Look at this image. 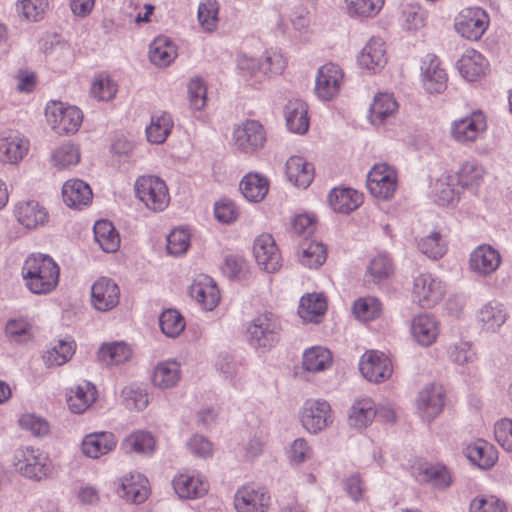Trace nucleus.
Segmentation results:
<instances>
[{
  "mask_svg": "<svg viewBox=\"0 0 512 512\" xmlns=\"http://www.w3.org/2000/svg\"><path fill=\"white\" fill-rule=\"evenodd\" d=\"M60 269L52 257L46 254H31L22 267L27 288L34 294H48L58 285Z\"/></svg>",
  "mask_w": 512,
  "mask_h": 512,
  "instance_id": "f257e3e1",
  "label": "nucleus"
},
{
  "mask_svg": "<svg viewBox=\"0 0 512 512\" xmlns=\"http://www.w3.org/2000/svg\"><path fill=\"white\" fill-rule=\"evenodd\" d=\"M280 332V321L272 313L257 316L247 328L250 345L263 350L271 349L279 341Z\"/></svg>",
  "mask_w": 512,
  "mask_h": 512,
  "instance_id": "f03ea898",
  "label": "nucleus"
},
{
  "mask_svg": "<svg viewBox=\"0 0 512 512\" xmlns=\"http://www.w3.org/2000/svg\"><path fill=\"white\" fill-rule=\"evenodd\" d=\"M136 196L147 208L163 211L169 204V193L165 182L157 176H141L135 183Z\"/></svg>",
  "mask_w": 512,
  "mask_h": 512,
  "instance_id": "7ed1b4c3",
  "label": "nucleus"
},
{
  "mask_svg": "<svg viewBox=\"0 0 512 512\" xmlns=\"http://www.w3.org/2000/svg\"><path fill=\"white\" fill-rule=\"evenodd\" d=\"M46 117L58 134H73L83 121L82 111L76 106L65 107L61 102H52L46 107Z\"/></svg>",
  "mask_w": 512,
  "mask_h": 512,
  "instance_id": "20e7f679",
  "label": "nucleus"
},
{
  "mask_svg": "<svg viewBox=\"0 0 512 512\" xmlns=\"http://www.w3.org/2000/svg\"><path fill=\"white\" fill-rule=\"evenodd\" d=\"M15 460V467L27 478L39 481L50 472L51 463L48 456L32 447L17 450Z\"/></svg>",
  "mask_w": 512,
  "mask_h": 512,
  "instance_id": "39448f33",
  "label": "nucleus"
},
{
  "mask_svg": "<svg viewBox=\"0 0 512 512\" xmlns=\"http://www.w3.org/2000/svg\"><path fill=\"white\" fill-rule=\"evenodd\" d=\"M367 188L376 198H392L397 188L396 171L387 164L374 165L367 176Z\"/></svg>",
  "mask_w": 512,
  "mask_h": 512,
  "instance_id": "423d86ee",
  "label": "nucleus"
},
{
  "mask_svg": "<svg viewBox=\"0 0 512 512\" xmlns=\"http://www.w3.org/2000/svg\"><path fill=\"white\" fill-rule=\"evenodd\" d=\"M489 25V16L485 10L475 7L466 8L456 19L457 32L468 40L476 41L481 38Z\"/></svg>",
  "mask_w": 512,
  "mask_h": 512,
  "instance_id": "0eeeda50",
  "label": "nucleus"
},
{
  "mask_svg": "<svg viewBox=\"0 0 512 512\" xmlns=\"http://www.w3.org/2000/svg\"><path fill=\"white\" fill-rule=\"evenodd\" d=\"M269 505L267 490L254 484L243 485L234 496V506L238 512H266Z\"/></svg>",
  "mask_w": 512,
  "mask_h": 512,
  "instance_id": "6e6552de",
  "label": "nucleus"
},
{
  "mask_svg": "<svg viewBox=\"0 0 512 512\" xmlns=\"http://www.w3.org/2000/svg\"><path fill=\"white\" fill-rule=\"evenodd\" d=\"M253 254L258 266L268 273L278 271L282 258L274 238L270 234H261L254 240Z\"/></svg>",
  "mask_w": 512,
  "mask_h": 512,
  "instance_id": "1a4fd4ad",
  "label": "nucleus"
},
{
  "mask_svg": "<svg viewBox=\"0 0 512 512\" xmlns=\"http://www.w3.org/2000/svg\"><path fill=\"white\" fill-rule=\"evenodd\" d=\"M235 147L244 153H252L263 147L266 135L263 126L256 120H247L233 132Z\"/></svg>",
  "mask_w": 512,
  "mask_h": 512,
  "instance_id": "9d476101",
  "label": "nucleus"
},
{
  "mask_svg": "<svg viewBox=\"0 0 512 512\" xmlns=\"http://www.w3.org/2000/svg\"><path fill=\"white\" fill-rule=\"evenodd\" d=\"M412 295L422 308H430L442 299L444 285L430 274H421L414 280Z\"/></svg>",
  "mask_w": 512,
  "mask_h": 512,
  "instance_id": "9b49d317",
  "label": "nucleus"
},
{
  "mask_svg": "<svg viewBox=\"0 0 512 512\" xmlns=\"http://www.w3.org/2000/svg\"><path fill=\"white\" fill-rule=\"evenodd\" d=\"M332 422L331 407L325 400H308L301 413V423L310 433L316 434Z\"/></svg>",
  "mask_w": 512,
  "mask_h": 512,
  "instance_id": "f8f14e48",
  "label": "nucleus"
},
{
  "mask_svg": "<svg viewBox=\"0 0 512 512\" xmlns=\"http://www.w3.org/2000/svg\"><path fill=\"white\" fill-rule=\"evenodd\" d=\"M361 374L370 382H382L392 374L391 360L382 352L367 351L359 362Z\"/></svg>",
  "mask_w": 512,
  "mask_h": 512,
  "instance_id": "ddd939ff",
  "label": "nucleus"
},
{
  "mask_svg": "<svg viewBox=\"0 0 512 512\" xmlns=\"http://www.w3.org/2000/svg\"><path fill=\"white\" fill-rule=\"evenodd\" d=\"M120 288L108 277H100L91 287V304L101 312L112 310L119 304Z\"/></svg>",
  "mask_w": 512,
  "mask_h": 512,
  "instance_id": "4468645a",
  "label": "nucleus"
},
{
  "mask_svg": "<svg viewBox=\"0 0 512 512\" xmlns=\"http://www.w3.org/2000/svg\"><path fill=\"white\" fill-rule=\"evenodd\" d=\"M342 81V69L336 64H325L318 70L315 92L320 99L329 101L340 92Z\"/></svg>",
  "mask_w": 512,
  "mask_h": 512,
  "instance_id": "2eb2a0df",
  "label": "nucleus"
},
{
  "mask_svg": "<svg viewBox=\"0 0 512 512\" xmlns=\"http://www.w3.org/2000/svg\"><path fill=\"white\" fill-rule=\"evenodd\" d=\"M445 400V390L441 385L430 384L423 388L417 398V408L420 416L431 421L436 418L443 410Z\"/></svg>",
  "mask_w": 512,
  "mask_h": 512,
  "instance_id": "dca6fc26",
  "label": "nucleus"
},
{
  "mask_svg": "<svg viewBox=\"0 0 512 512\" xmlns=\"http://www.w3.org/2000/svg\"><path fill=\"white\" fill-rule=\"evenodd\" d=\"M14 215L20 225L28 230L44 226L49 220V214L38 201H20L15 205Z\"/></svg>",
  "mask_w": 512,
  "mask_h": 512,
  "instance_id": "f3484780",
  "label": "nucleus"
},
{
  "mask_svg": "<svg viewBox=\"0 0 512 512\" xmlns=\"http://www.w3.org/2000/svg\"><path fill=\"white\" fill-rule=\"evenodd\" d=\"M422 81L425 90L431 94L442 93L447 87V74L440 67V60L435 55H427L422 61Z\"/></svg>",
  "mask_w": 512,
  "mask_h": 512,
  "instance_id": "a211bd4d",
  "label": "nucleus"
},
{
  "mask_svg": "<svg viewBox=\"0 0 512 512\" xmlns=\"http://www.w3.org/2000/svg\"><path fill=\"white\" fill-rule=\"evenodd\" d=\"M415 478L438 490H445L452 484V475L448 468L440 463H421L414 470Z\"/></svg>",
  "mask_w": 512,
  "mask_h": 512,
  "instance_id": "6ab92c4d",
  "label": "nucleus"
},
{
  "mask_svg": "<svg viewBox=\"0 0 512 512\" xmlns=\"http://www.w3.org/2000/svg\"><path fill=\"white\" fill-rule=\"evenodd\" d=\"M485 129V116L482 112L477 111L470 116L455 121L452 125L451 134L456 141L465 143L476 140Z\"/></svg>",
  "mask_w": 512,
  "mask_h": 512,
  "instance_id": "aec40b11",
  "label": "nucleus"
},
{
  "mask_svg": "<svg viewBox=\"0 0 512 512\" xmlns=\"http://www.w3.org/2000/svg\"><path fill=\"white\" fill-rule=\"evenodd\" d=\"M457 67L463 78L473 82L485 76L489 68V62L478 51L468 49L458 60Z\"/></svg>",
  "mask_w": 512,
  "mask_h": 512,
  "instance_id": "412c9836",
  "label": "nucleus"
},
{
  "mask_svg": "<svg viewBox=\"0 0 512 512\" xmlns=\"http://www.w3.org/2000/svg\"><path fill=\"white\" fill-rule=\"evenodd\" d=\"M500 263V253L490 245H480L470 255L471 269L481 275L493 273Z\"/></svg>",
  "mask_w": 512,
  "mask_h": 512,
  "instance_id": "4be33fe9",
  "label": "nucleus"
},
{
  "mask_svg": "<svg viewBox=\"0 0 512 512\" xmlns=\"http://www.w3.org/2000/svg\"><path fill=\"white\" fill-rule=\"evenodd\" d=\"M92 196L90 186L80 179L68 180L62 188L63 201L70 208L81 209L82 206H87Z\"/></svg>",
  "mask_w": 512,
  "mask_h": 512,
  "instance_id": "5701e85b",
  "label": "nucleus"
},
{
  "mask_svg": "<svg viewBox=\"0 0 512 512\" xmlns=\"http://www.w3.org/2000/svg\"><path fill=\"white\" fill-rule=\"evenodd\" d=\"M358 63L368 70L383 68L387 63L384 41L379 37H372L358 56Z\"/></svg>",
  "mask_w": 512,
  "mask_h": 512,
  "instance_id": "b1692460",
  "label": "nucleus"
},
{
  "mask_svg": "<svg viewBox=\"0 0 512 512\" xmlns=\"http://www.w3.org/2000/svg\"><path fill=\"white\" fill-rule=\"evenodd\" d=\"M190 295L203 309L213 310L220 301V292L213 279L205 277L190 286Z\"/></svg>",
  "mask_w": 512,
  "mask_h": 512,
  "instance_id": "393cba45",
  "label": "nucleus"
},
{
  "mask_svg": "<svg viewBox=\"0 0 512 512\" xmlns=\"http://www.w3.org/2000/svg\"><path fill=\"white\" fill-rule=\"evenodd\" d=\"M288 129L297 134H304L309 128L308 107L299 99L288 101L284 108Z\"/></svg>",
  "mask_w": 512,
  "mask_h": 512,
  "instance_id": "a878e982",
  "label": "nucleus"
},
{
  "mask_svg": "<svg viewBox=\"0 0 512 512\" xmlns=\"http://www.w3.org/2000/svg\"><path fill=\"white\" fill-rule=\"evenodd\" d=\"M286 175L295 186L305 189L314 179V167L303 157L292 156L286 162Z\"/></svg>",
  "mask_w": 512,
  "mask_h": 512,
  "instance_id": "bb28decb",
  "label": "nucleus"
},
{
  "mask_svg": "<svg viewBox=\"0 0 512 512\" xmlns=\"http://www.w3.org/2000/svg\"><path fill=\"white\" fill-rule=\"evenodd\" d=\"M328 201L334 211L349 214L361 205L362 194L351 188H334Z\"/></svg>",
  "mask_w": 512,
  "mask_h": 512,
  "instance_id": "cd10ccee",
  "label": "nucleus"
},
{
  "mask_svg": "<svg viewBox=\"0 0 512 512\" xmlns=\"http://www.w3.org/2000/svg\"><path fill=\"white\" fill-rule=\"evenodd\" d=\"M116 446L111 432H95L88 434L82 441L83 453L91 458H98L110 452Z\"/></svg>",
  "mask_w": 512,
  "mask_h": 512,
  "instance_id": "c85d7f7f",
  "label": "nucleus"
},
{
  "mask_svg": "<svg viewBox=\"0 0 512 512\" xmlns=\"http://www.w3.org/2000/svg\"><path fill=\"white\" fill-rule=\"evenodd\" d=\"M327 310L326 298L323 294H307L301 297L298 315L304 322L319 323Z\"/></svg>",
  "mask_w": 512,
  "mask_h": 512,
  "instance_id": "c756f323",
  "label": "nucleus"
},
{
  "mask_svg": "<svg viewBox=\"0 0 512 512\" xmlns=\"http://www.w3.org/2000/svg\"><path fill=\"white\" fill-rule=\"evenodd\" d=\"M173 488L182 499H195L205 495L208 491V483L200 477L188 474H180L173 479Z\"/></svg>",
  "mask_w": 512,
  "mask_h": 512,
  "instance_id": "7c9ffc66",
  "label": "nucleus"
},
{
  "mask_svg": "<svg viewBox=\"0 0 512 512\" xmlns=\"http://www.w3.org/2000/svg\"><path fill=\"white\" fill-rule=\"evenodd\" d=\"M507 313L503 305L490 301L483 305L477 313V321L488 332H496L506 321Z\"/></svg>",
  "mask_w": 512,
  "mask_h": 512,
  "instance_id": "2f4dec72",
  "label": "nucleus"
},
{
  "mask_svg": "<svg viewBox=\"0 0 512 512\" xmlns=\"http://www.w3.org/2000/svg\"><path fill=\"white\" fill-rule=\"evenodd\" d=\"M411 332L414 339L422 346H430L438 336V326L435 319L428 314H421L412 320Z\"/></svg>",
  "mask_w": 512,
  "mask_h": 512,
  "instance_id": "473e14b6",
  "label": "nucleus"
},
{
  "mask_svg": "<svg viewBox=\"0 0 512 512\" xmlns=\"http://www.w3.org/2000/svg\"><path fill=\"white\" fill-rule=\"evenodd\" d=\"M398 104L391 94L380 93L374 97L369 118L373 125H382L394 117Z\"/></svg>",
  "mask_w": 512,
  "mask_h": 512,
  "instance_id": "72a5a7b5",
  "label": "nucleus"
},
{
  "mask_svg": "<svg viewBox=\"0 0 512 512\" xmlns=\"http://www.w3.org/2000/svg\"><path fill=\"white\" fill-rule=\"evenodd\" d=\"M243 196L250 202H260L269 190V182L259 173H248L240 182Z\"/></svg>",
  "mask_w": 512,
  "mask_h": 512,
  "instance_id": "f704fd0d",
  "label": "nucleus"
},
{
  "mask_svg": "<svg viewBox=\"0 0 512 512\" xmlns=\"http://www.w3.org/2000/svg\"><path fill=\"white\" fill-rule=\"evenodd\" d=\"M181 377L180 366L175 361L159 363L153 372L152 382L162 390L170 389L178 384Z\"/></svg>",
  "mask_w": 512,
  "mask_h": 512,
  "instance_id": "c9c22d12",
  "label": "nucleus"
},
{
  "mask_svg": "<svg viewBox=\"0 0 512 512\" xmlns=\"http://www.w3.org/2000/svg\"><path fill=\"white\" fill-rule=\"evenodd\" d=\"M93 231L96 242L104 252L111 253L117 251L120 246V237L110 221H96Z\"/></svg>",
  "mask_w": 512,
  "mask_h": 512,
  "instance_id": "e433bc0d",
  "label": "nucleus"
},
{
  "mask_svg": "<svg viewBox=\"0 0 512 512\" xmlns=\"http://www.w3.org/2000/svg\"><path fill=\"white\" fill-rule=\"evenodd\" d=\"M173 119L168 112L154 114L151 117V123L146 128L147 140L153 144H162L173 128Z\"/></svg>",
  "mask_w": 512,
  "mask_h": 512,
  "instance_id": "4c0bfd02",
  "label": "nucleus"
},
{
  "mask_svg": "<svg viewBox=\"0 0 512 512\" xmlns=\"http://www.w3.org/2000/svg\"><path fill=\"white\" fill-rule=\"evenodd\" d=\"M468 459L482 469L491 468L498 459V454L493 445L479 440L467 447Z\"/></svg>",
  "mask_w": 512,
  "mask_h": 512,
  "instance_id": "58836bf2",
  "label": "nucleus"
},
{
  "mask_svg": "<svg viewBox=\"0 0 512 512\" xmlns=\"http://www.w3.org/2000/svg\"><path fill=\"white\" fill-rule=\"evenodd\" d=\"M176 56L175 45L165 36L155 38L150 44L149 58L157 66H168Z\"/></svg>",
  "mask_w": 512,
  "mask_h": 512,
  "instance_id": "ea45409f",
  "label": "nucleus"
},
{
  "mask_svg": "<svg viewBox=\"0 0 512 512\" xmlns=\"http://www.w3.org/2000/svg\"><path fill=\"white\" fill-rule=\"evenodd\" d=\"M377 411L371 399L356 401L349 413V424L357 429L366 428L375 418Z\"/></svg>",
  "mask_w": 512,
  "mask_h": 512,
  "instance_id": "a19ab883",
  "label": "nucleus"
},
{
  "mask_svg": "<svg viewBox=\"0 0 512 512\" xmlns=\"http://www.w3.org/2000/svg\"><path fill=\"white\" fill-rule=\"evenodd\" d=\"M143 481L144 479L140 475L125 477L117 491L119 496L134 504L143 503L148 497V490L142 484Z\"/></svg>",
  "mask_w": 512,
  "mask_h": 512,
  "instance_id": "79ce46f5",
  "label": "nucleus"
},
{
  "mask_svg": "<svg viewBox=\"0 0 512 512\" xmlns=\"http://www.w3.org/2000/svg\"><path fill=\"white\" fill-rule=\"evenodd\" d=\"M96 394L95 387L90 383L71 389L67 398L69 409L73 413H83L96 400Z\"/></svg>",
  "mask_w": 512,
  "mask_h": 512,
  "instance_id": "37998d69",
  "label": "nucleus"
},
{
  "mask_svg": "<svg viewBox=\"0 0 512 512\" xmlns=\"http://www.w3.org/2000/svg\"><path fill=\"white\" fill-rule=\"evenodd\" d=\"M131 349L124 342L103 344L98 351V359L104 365H119L131 357Z\"/></svg>",
  "mask_w": 512,
  "mask_h": 512,
  "instance_id": "c03bdc74",
  "label": "nucleus"
},
{
  "mask_svg": "<svg viewBox=\"0 0 512 512\" xmlns=\"http://www.w3.org/2000/svg\"><path fill=\"white\" fill-rule=\"evenodd\" d=\"M125 453L150 454L155 448L154 437L145 431H137L127 436L121 445Z\"/></svg>",
  "mask_w": 512,
  "mask_h": 512,
  "instance_id": "a18cd8bd",
  "label": "nucleus"
},
{
  "mask_svg": "<svg viewBox=\"0 0 512 512\" xmlns=\"http://www.w3.org/2000/svg\"><path fill=\"white\" fill-rule=\"evenodd\" d=\"M332 362L331 353L328 349L316 346L307 349L303 354L302 365L306 371L320 372L327 369Z\"/></svg>",
  "mask_w": 512,
  "mask_h": 512,
  "instance_id": "49530a36",
  "label": "nucleus"
},
{
  "mask_svg": "<svg viewBox=\"0 0 512 512\" xmlns=\"http://www.w3.org/2000/svg\"><path fill=\"white\" fill-rule=\"evenodd\" d=\"M75 348L74 341L59 340L54 347L44 352L43 361L47 367L62 366L71 359Z\"/></svg>",
  "mask_w": 512,
  "mask_h": 512,
  "instance_id": "de8ad7c7",
  "label": "nucleus"
},
{
  "mask_svg": "<svg viewBox=\"0 0 512 512\" xmlns=\"http://www.w3.org/2000/svg\"><path fill=\"white\" fill-rule=\"evenodd\" d=\"M347 13L352 18H372L382 9L384 0H344Z\"/></svg>",
  "mask_w": 512,
  "mask_h": 512,
  "instance_id": "09e8293b",
  "label": "nucleus"
},
{
  "mask_svg": "<svg viewBox=\"0 0 512 512\" xmlns=\"http://www.w3.org/2000/svg\"><path fill=\"white\" fill-rule=\"evenodd\" d=\"M484 173L485 171L481 165L474 160H468L456 172V180L461 187L472 188L480 184Z\"/></svg>",
  "mask_w": 512,
  "mask_h": 512,
  "instance_id": "8fccbe9b",
  "label": "nucleus"
},
{
  "mask_svg": "<svg viewBox=\"0 0 512 512\" xmlns=\"http://www.w3.org/2000/svg\"><path fill=\"white\" fill-rule=\"evenodd\" d=\"M302 255L300 258L301 263L309 268H318L326 260L327 251L325 246L317 241L304 240L301 244Z\"/></svg>",
  "mask_w": 512,
  "mask_h": 512,
  "instance_id": "3c124183",
  "label": "nucleus"
},
{
  "mask_svg": "<svg viewBox=\"0 0 512 512\" xmlns=\"http://www.w3.org/2000/svg\"><path fill=\"white\" fill-rule=\"evenodd\" d=\"M6 337L15 343H25L32 338V325L27 318H12L5 325Z\"/></svg>",
  "mask_w": 512,
  "mask_h": 512,
  "instance_id": "603ef678",
  "label": "nucleus"
},
{
  "mask_svg": "<svg viewBox=\"0 0 512 512\" xmlns=\"http://www.w3.org/2000/svg\"><path fill=\"white\" fill-rule=\"evenodd\" d=\"M161 331L168 337H177L185 328V320L175 309L163 311L159 317Z\"/></svg>",
  "mask_w": 512,
  "mask_h": 512,
  "instance_id": "864d4df0",
  "label": "nucleus"
},
{
  "mask_svg": "<svg viewBox=\"0 0 512 512\" xmlns=\"http://www.w3.org/2000/svg\"><path fill=\"white\" fill-rule=\"evenodd\" d=\"M394 272L392 259L386 253L375 256L368 266V273L375 283L388 279Z\"/></svg>",
  "mask_w": 512,
  "mask_h": 512,
  "instance_id": "5fc2aeb1",
  "label": "nucleus"
},
{
  "mask_svg": "<svg viewBox=\"0 0 512 512\" xmlns=\"http://www.w3.org/2000/svg\"><path fill=\"white\" fill-rule=\"evenodd\" d=\"M28 151L27 144L19 139H5L0 144V159L2 162L17 163Z\"/></svg>",
  "mask_w": 512,
  "mask_h": 512,
  "instance_id": "6e6d98bb",
  "label": "nucleus"
},
{
  "mask_svg": "<svg viewBox=\"0 0 512 512\" xmlns=\"http://www.w3.org/2000/svg\"><path fill=\"white\" fill-rule=\"evenodd\" d=\"M52 161L59 169H66L75 166L80 161L79 148L72 143L62 144L52 154Z\"/></svg>",
  "mask_w": 512,
  "mask_h": 512,
  "instance_id": "4d7b16f0",
  "label": "nucleus"
},
{
  "mask_svg": "<svg viewBox=\"0 0 512 512\" xmlns=\"http://www.w3.org/2000/svg\"><path fill=\"white\" fill-rule=\"evenodd\" d=\"M418 249L427 257L437 260L446 253V245L442 241L439 232H432L430 235L421 238L418 242Z\"/></svg>",
  "mask_w": 512,
  "mask_h": 512,
  "instance_id": "13d9d810",
  "label": "nucleus"
},
{
  "mask_svg": "<svg viewBox=\"0 0 512 512\" xmlns=\"http://www.w3.org/2000/svg\"><path fill=\"white\" fill-rule=\"evenodd\" d=\"M435 202L446 206L458 199L459 191L454 187V178L448 176L445 180H437L434 188Z\"/></svg>",
  "mask_w": 512,
  "mask_h": 512,
  "instance_id": "bf43d9fd",
  "label": "nucleus"
},
{
  "mask_svg": "<svg viewBox=\"0 0 512 512\" xmlns=\"http://www.w3.org/2000/svg\"><path fill=\"white\" fill-rule=\"evenodd\" d=\"M450 360L457 365L472 364L477 359L472 344L467 341L457 342L449 347L448 350Z\"/></svg>",
  "mask_w": 512,
  "mask_h": 512,
  "instance_id": "052dcab7",
  "label": "nucleus"
},
{
  "mask_svg": "<svg viewBox=\"0 0 512 512\" xmlns=\"http://www.w3.org/2000/svg\"><path fill=\"white\" fill-rule=\"evenodd\" d=\"M355 316L361 320L368 321L379 316L381 304L374 297L360 298L353 305Z\"/></svg>",
  "mask_w": 512,
  "mask_h": 512,
  "instance_id": "680f3d73",
  "label": "nucleus"
},
{
  "mask_svg": "<svg viewBox=\"0 0 512 512\" xmlns=\"http://www.w3.org/2000/svg\"><path fill=\"white\" fill-rule=\"evenodd\" d=\"M218 15V3L216 0H204L198 8V20L206 31H213L216 28Z\"/></svg>",
  "mask_w": 512,
  "mask_h": 512,
  "instance_id": "e2e57ef3",
  "label": "nucleus"
},
{
  "mask_svg": "<svg viewBox=\"0 0 512 512\" xmlns=\"http://www.w3.org/2000/svg\"><path fill=\"white\" fill-rule=\"evenodd\" d=\"M48 7L47 0H18L17 10L27 20L39 21Z\"/></svg>",
  "mask_w": 512,
  "mask_h": 512,
  "instance_id": "0e129e2a",
  "label": "nucleus"
},
{
  "mask_svg": "<svg viewBox=\"0 0 512 512\" xmlns=\"http://www.w3.org/2000/svg\"><path fill=\"white\" fill-rule=\"evenodd\" d=\"M123 404L129 410H144L148 403V394L140 388L125 387L122 390Z\"/></svg>",
  "mask_w": 512,
  "mask_h": 512,
  "instance_id": "69168bd1",
  "label": "nucleus"
},
{
  "mask_svg": "<svg viewBox=\"0 0 512 512\" xmlns=\"http://www.w3.org/2000/svg\"><path fill=\"white\" fill-rule=\"evenodd\" d=\"M403 27L406 30H418L425 26V12L416 4H408L402 10Z\"/></svg>",
  "mask_w": 512,
  "mask_h": 512,
  "instance_id": "338daca9",
  "label": "nucleus"
},
{
  "mask_svg": "<svg viewBox=\"0 0 512 512\" xmlns=\"http://www.w3.org/2000/svg\"><path fill=\"white\" fill-rule=\"evenodd\" d=\"M190 245V235L186 230L174 229L167 236V251L169 254L178 256L187 252Z\"/></svg>",
  "mask_w": 512,
  "mask_h": 512,
  "instance_id": "774afa93",
  "label": "nucleus"
}]
</instances>
